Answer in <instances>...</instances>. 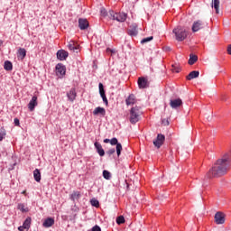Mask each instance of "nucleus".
I'll list each match as a JSON object with an SVG mask.
<instances>
[{"mask_svg": "<svg viewBox=\"0 0 231 231\" xmlns=\"http://www.w3.org/2000/svg\"><path fill=\"white\" fill-rule=\"evenodd\" d=\"M140 116H142V111L140 110V107H132L130 110V124L134 125L140 122Z\"/></svg>", "mask_w": 231, "mask_h": 231, "instance_id": "obj_1", "label": "nucleus"}, {"mask_svg": "<svg viewBox=\"0 0 231 231\" xmlns=\"http://www.w3.org/2000/svg\"><path fill=\"white\" fill-rule=\"evenodd\" d=\"M108 17L113 21H117L118 23H125V21L127 19V14L115 13L114 11H109Z\"/></svg>", "mask_w": 231, "mask_h": 231, "instance_id": "obj_2", "label": "nucleus"}, {"mask_svg": "<svg viewBox=\"0 0 231 231\" xmlns=\"http://www.w3.org/2000/svg\"><path fill=\"white\" fill-rule=\"evenodd\" d=\"M173 33L176 36L177 41L181 42L187 39V31L181 27H177L173 29Z\"/></svg>", "mask_w": 231, "mask_h": 231, "instance_id": "obj_3", "label": "nucleus"}, {"mask_svg": "<svg viewBox=\"0 0 231 231\" xmlns=\"http://www.w3.org/2000/svg\"><path fill=\"white\" fill-rule=\"evenodd\" d=\"M204 28H207V23L203 22V20H197L193 22L191 30L194 33H196V32H199V30H204Z\"/></svg>", "mask_w": 231, "mask_h": 231, "instance_id": "obj_4", "label": "nucleus"}, {"mask_svg": "<svg viewBox=\"0 0 231 231\" xmlns=\"http://www.w3.org/2000/svg\"><path fill=\"white\" fill-rule=\"evenodd\" d=\"M225 213L218 211L215 214V223L217 225H225Z\"/></svg>", "mask_w": 231, "mask_h": 231, "instance_id": "obj_5", "label": "nucleus"}, {"mask_svg": "<svg viewBox=\"0 0 231 231\" xmlns=\"http://www.w3.org/2000/svg\"><path fill=\"white\" fill-rule=\"evenodd\" d=\"M165 142V135L159 134L157 135L156 140L153 141V145L154 147H156L157 149H160V147H162L163 145V143Z\"/></svg>", "mask_w": 231, "mask_h": 231, "instance_id": "obj_6", "label": "nucleus"}, {"mask_svg": "<svg viewBox=\"0 0 231 231\" xmlns=\"http://www.w3.org/2000/svg\"><path fill=\"white\" fill-rule=\"evenodd\" d=\"M110 143L112 145H116V154L117 156H120L122 154V143H118V139H116V137H114L110 140Z\"/></svg>", "mask_w": 231, "mask_h": 231, "instance_id": "obj_7", "label": "nucleus"}, {"mask_svg": "<svg viewBox=\"0 0 231 231\" xmlns=\"http://www.w3.org/2000/svg\"><path fill=\"white\" fill-rule=\"evenodd\" d=\"M56 75L57 77H64L66 75V66L62 65V63L56 65Z\"/></svg>", "mask_w": 231, "mask_h": 231, "instance_id": "obj_8", "label": "nucleus"}, {"mask_svg": "<svg viewBox=\"0 0 231 231\" xmlns=\"http://www.w3.org/2000/svg\"><path fill=\"white\" fill-rule=\"evenodd\" d=\"M32 225V217H27L25 220H24V222H23V226H20L19 227H18V230L19 231H28V230H30V226Z\"/></svg>", "mask_w": 231, "mask_h": 231, "instance_id": "obj_9", "label": "nucleus"}, {"mask_svg": "<svg viewBox=\"0 0 231 231\" xmlns=\"http://www.w3.org/2000/svg\"><path fill=\"white\" fill-rule=\"evenodd\" d=\"M99 95L104 102V104H106V106H107L109 104V102L107 101V97H106V90H104V84L99 83Z\"/></svg>", "mask_w": 231, "mask_h": 231, "instance_id": "obj_10", "label": "nucleus"}, {"mask_svg": "<svg viewBox=\"0 0 231 231\" xmlns=\"http://www.w3.org/2000/svg\"><path fill=\"white\" fill-rule=\"evenodd\" d=\"M79 27L80 30H88V28H89V22H88V19L79 18Z\"/></svg>", "mask_w": 231, "mask_h": 231, "instance_id": "obj_11", "label": "nucleus"}, {"mask_svg": "<svg viewBox=\"0 0 231 231\" xmlns=\"http://www.w3.org/2000/svg\"><path fill=\"white\" fill-rule=\"evenodd\" d=\"M137 83L140 89H145V88H149V81L145 78H139Z\"/></svg>", "mask_w": 231, "mask_h": 231, "instance_id": "obj_12", "label": "nucleus"}, {"mask_svg": "<svg viewBox=\"0 0 231 231\" xmlns=\"http://www.w3.org/2000/svg\"><path fill=\"white\" fill-rule=\"evenodd\" d=\"M183 104V101L181 99L177 98V99H171L170 101V106L172 109H178L181 105Z\"/></svg>", "mask_w": 231, "mask_h": 231, "instance_id": "obj_13", "label": "nucleus"}, {"mask_svg": "<svg viewBox=\"0 0 231 231\" xmlns=\"http://www.w3.org/2000/svg\"><path fill=\"white\" fill-rule=\"evenodd\" d=\"M68 51L64 50H60L57 52V58L59 59V60H66V59H68Z\"/></svg>", "mask_w": 231, "mask_h": 231, "instance_id": "obj_14", "label": "nucleus"}, {"mask_svg": "<svg viewBox=\"0 0 231 231\" xmlns=\"http://www.w3.org/2000/svg\"><path fill=\"white\" fill-rule=\"evenodd\" d=\"M67 97L70 102H74L77 98V90L75 88H71L68 93Z\"/></svg>", "mask_w": 231, "mask_h": 231, "instance_id": "obj_15", "label": "nucleus"}, {"mask_svg": "<svg viewBox=\"0 0 231 231\" xmlns=\"http://www.w3.org/2000/svg\"><path fill=\"white\" fill-rule=\"evenodd\" d=\"M37 96H33L28 104L30 111H33L37 106Z\"/></svg>", "mask_w": 231, "mask_h": 231, "instance_id": "obj_16", "label": "nucleus"}, {"mask_svg": "<svg viewBox=\"0 0 231 231\" xmlns=\"http://www.w3.org/2000/svg\"><path fill=\"white\" fill-rule=\"evenodd\" d=\"M42 225L44 228H50V226H53V225H55V219L48 217L47 219L44 220Z\"/></svg>", "mask_w": 231, "mask_h": 231, "instance_id": "obj_17", "label": "nucleus"}, {"mask_svg": "<svg viewBox=\"0 0 231 231\" xmlns=\"http://www.w3.org/2000/svg\"><path fill=\"white\" fill-rule=\"evenodd\" d=\"M93 115L95 116L101 115L102 116H106V108L97 106L94 109Z\"/></svg>", "mask_w": 231, "mask_h": 231, "instance_id": "obj_18", "label": "nucleus"}, {"mask_svg": "<svg viewBox=\"0 0 231 231\" xmlns=\"http://www.w3.org/2000/svg\"><path fill=\"white\" fill-rule=\"evenodd\" d=\"M94 145H95L99 156H105L106 152L104 151V148H102V144H100L98 142H96L94 143Z\"/></svg>", "mask_w": 231, "mask_h": 231, "instance_id": "obj_19", "label": "nucleus"}, {"mask_svg": "<svg viewBox=\"0 0 231 231\" xmlns=\"http://www.w3.org/2000/svg\"><path fill=\"white\" fill-rule=\"evenodd\" d=\"M126 106H133L134 104H136V97L134 95L131 94L125 100Z\"/></svg>", "mask_w": 231, "mask_h": 231, "instance_id": "obj_20", "label": "nucleus"}, {"mask_svg": "<svg viewBox=\"0 0 231 231\" xmlns=\"http://www.w3.org/2000/svg\"><path fill=\"white\" fill-rule=\"evenodd\" d=\"M198 77H199V71L193 70L186 77V79L187 80H192V79H198Z\"/></svg>", "mask_w": 231, "mask_h": 231, "instance_id": "obj_21", "label": "nucleus"}, {"mask_svg": "<svg viewBox=\"0 0 231 231\" xmlns=\"http://www.w3.org/2000/svg\"><path fill=\"white\" fill-rule=\"evenodd\" d=\"M17 57L20 59V60H23L24 57H26V49L20 48L18 50Z\"/></svg>", "mask_w": 231, "mask_h": 231, "instance_id": "obj_22", "label": "nucleus"}, {"mask_svg": "<svg viewBox=\"0 0 231 231\" xmlns=\"http://www.w3.org/2000/svg\"><path fill=\"white\" fill-rule=\"evenodd\" d=\"M4 69L5 71H12L14 69V65L12 64V61L6 60L4 64Z\"/></svg>", "mask_w": 231, "mask_h": 231, "instance_id": "obj_23", "label": "nucleus"}, {"mask_svg": "<svg viewBox=\"0 0 231 231\" xmlns=\"http://www.w3.org/2000/svg\"><path fill=\"white\" fill-rule=\"evenodd\" d=\"M33 178L38 183L41 181V171H39V169L34 170Z\"/></svg>", "mask_w": 231, "mask_h": 231, "instance_id": "obj_24", "label": "nucleus"}, {"mask_svg": "<svg viewBox=\"0 0 231 231\" xmlns=\"http://www.w3.org/2000/svg\"><path fill=\"white\" fill-rule=\"evenodd\" d=\"M70 199H72V201H79V199H80V192L74 191L71 194Z\"/></svg>", "mask_w": 231, "mask_h": 231, "instance_id": "obj_25", "label": "nucleus"}, {"mask_svg": "<svg viewBox=\"0 0 231 231\" xmlns=\"http://www.w3.org/2000/svg\"><path fill=\"white\" fill-rule=\"evenodd\" d=\"M219 5H220L219 0H213L212 8H215L216 14H219Z\"/></svg>", "mask_w": 231, "mask_h": 231, "instance_id": "obj_26", "label": "nucleus"}, {"mask_svg": "<svg viewBox=\"0 0 231 231\" xmlns=\"http://www.w3.org/2000/svg\"><path fill=\"white\" fill-rule=\"evenodd\" d=\"M69 50H70V51H77V50H79V45L75 44V42H71L69 43L68 45Z\"/></svg>", "mask_w": 231, "mask_h": 231, "instance_id": "obj_27", "label": "nucleus"}, {"mask_svg": "<svg viewBox=\"0 0 231 231\" xmlns=\"http://www.w3.org/2000/svg\"><path fill=\"white\" fill-rule=\"evenodd\" d=\"M196 62H198V57L196 55H190L189 60V66L196 64Z\"/></svg>", "mask_w": 231, "mask_h": 231, "instance_id": "obj_28", "label": "nucleus"}, {"mask_svg": "<svg viewBox=\"0 0 231 231\" xmlns=\"http://www.w3.org/2000/svg\"><path fill=\"white\" fill-rule=\"evenodd\" d=\"M128 34L132 37H136L138 35V30L136 29V27H133L128 31Z\"/></svg>", "mask_w": 231, "mask_h": 231, "instance_id": "obj_29", "label": "nucleus"}, {"mask_svg": "<svg viewBox=\"0 0 231 231\" xmlns=\"http://www.w3.org/2000/svg\"><path fill=\"white\" fill-rule=\"evenodd\" d=\"M103 177L105 178V180H111V172H109L107 170H104Z\"/></svg>", "mask_w": 231, "mask_h": 231, "instance_id": "obj_30", "label": "nucleus"}, {"mask_svg": "<svg viewBox=\"0 0 231 231\" xmlns=\"http://www.w3.org/2000/svg\"><path fill=\"white\" fill-rule=\"evenodd\" d=\"M116 223L117 225H124V223H125V218L124 217V216L117 217Z\"/></svg>", "mask_w": 231, "mask_h": 231, "instance_id": "obj_31", "label": "nucleus"}, {"mask_svg": "<svg viewBox=\"0 0 231 231\" xmlns=\"http://www.w3.org/2000/svg\"><path fill=\"white\" fill-rule=\"evenodd\" d=\"M18 210H21V212H28V208H26L24 204H18Z\"/></svg>", "mask_w": 231, "mask_h": 231, "instance_id": "obj_32", "label": "nucleus"}, {"mask_svg": "<svg viewBox=\"0 0 231 231\" xmlns=\"http://www.w3.org/2000/svg\"><path fill=\"white\" fill-rule=\"evenodd\" d=\"M6 136V130L5 128H1L0 130V142H3V139Z\"/></svg>", "mask_w": 231, "mask_h": 231, "instance_id": "obj_33", "label": "nucleus"}, {"mask_svg": "<svg viewBox=\"0 0 231 231\" xmlns=\"http://www.w3.org/2000/svg\"><path fill=\"white\" fill-rule=\"evenodd\" d=\"M100 14L103 17H109V13L105 8H101Z\"/></svg>", "mask_w": 231, "mask_h": 231, "instance_id": "obj_34", "label": "nucleus"}, {"mask_svg": "<svg viewBox=\"0 0 231 231\" xmlns=\"http://www.w3.org/2000/svg\"><path fill=\"white\" fill-rule=\"evenodd\" d=\"M90 203H91L92 207H97V208L100 207V203L97 199H91Z\"/></svg>", "mask_w": 231, "mask_h": 231, "instance_id": "obj_35", "label": "nucleus"}, {"mask_svg": "<svg viewBox=\"0 0 231 231\" xmlns=\"http://www.w3.org/2000/svg\"><path fill=\"white\" fill-rule=\"evenodd\" d=\"M153 37L152 36H150V37H147V38H144L141 41V43L142 44H145V42H150V41H152Z\"/></svg>", "mask_w": 231, "mask_h": 231, "instance_id": "obj_36", "label": "nucleus"}, {"mask_svg": "<svg viewBox=\"0 0 231 231\" xmlns=\"http://www.w3.org/2000/svg\"><path fill=\"white\" fill-rule=\"evenodd\" d=\"M116 152V150H115V148H112V149H110V150H108V151L106 152V154H107L108 156H112V154H115Z\"/></svg>", "mask_w": 231, "mask_h": 231, "instance_id": "obj_37", "label": "nucleus"}, {"mask_svg": "<svg viewBox=\"0 0 231 231\" xmlns=\"http://www.w3.org/2000/svg\"><path fill=\"white\" fill-rule=\"evenodd\" d=\"M172 71H174L175 73H180V71H181V69L176 66H172Z\"/></svg>", "mask_w": 231, "mask_h": 231, "instance_id": "obj_38", "label": "nucleus"}, {"mask_svg": "<svg viewBox=\"0 0 231 231\" xmlns=\"http://www.w3.org/2000/svg\"><path fill=\"white\" fill-rule=\"evenodd\" d=\"M106 53H112V54H114V53H116V50H113V49H110V48H107V49H106Z\"/></svg>", "mask_w": 231, "mask_h": 231, "instance_id": "obj_39", "label": "nucleus"}, {"mask_svg": "<svg viewBox=\"0 0 231 231\" xmlns=\"http://www.w3.org/2000/svg\"><path fill=\"white\" fill-rule=\"evenodd\" d=\"M92 231H102V229L100 228V226H95L94 227H92Z\"/></svg>", "mask_w": 231, "mask_h": 231, "instance_id": "obj_40", "label": "nucleus"}, {"mask_svg": "<svg viewBox=\"0 0 231 231\" xmlns=\"http://www.w3.org/2000/svg\"><path fill=\"white\" fill-rule=\"evenodd\" d=\"M19 118H14V125L19 126Z\"/></svg>", "mask_w": 231, "mask_h": 231, "instance_id": "obj_41", "label": "nucleus"}, {"mask_svg": "<svg viewBox=\"0 0 231 231\" xmlns=\"http://www.w3.org/2000/svg\"><path fill=\"white\" fill-rule=\"evenodd\" d=\"M227 53L231 55V44L227 46Z\"/></svg>", "mask_w": 231, "mask_h": 231, "instance_id": "obj_42", "label": "nucleus"}, {"mask_svg": "<svg viewBox=\"0 0 231 231\" xmlns=\"http://www.w3.org/2000/svg\"><path fill=\"white\" fill-rule=\"evenodd\" d=\"M104 143H111V140L110 139H105Z\"/></svg>", "mask_w": 231, "mask_h": 231, "instance_id": "obj_43", "label": "nucleus"}, {"mask_svg": "<svg viewBox=\"0 0 231 231\" xmlns=\"http://www.w3.org/2000/svg\"><path fill=\"white\" fill-rule=\"evenodd\" d=\"M162 124H164V125H169V121L162 120Z\"/></svg>", "mask_w": 231, "mask_h": 231, "instance_id": "obj_44", "label": "nucleus"}, {"mask_svg": "<svg viewBox=\"0 0 231 231\" xmlns=\"http://www.w3.org/2000/svg\"><path fill=\"white\" fill-rule=\"evenodd\" d=\"M22 194H26V190H23V191L22 192Z\"/></svg>", "mask_w": 231, "mask_h": 231, "instance_id": "obj_45", "label": "nucleus"}]
</instances>
